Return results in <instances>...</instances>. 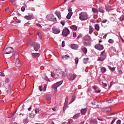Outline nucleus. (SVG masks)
<instances>
[{"mask_svg":"<svg viewBox=\"0 0 124 124\" xmlns=\"http://www.w3.org/2000/svg\"><path fill=\"white\" fill-rule=\"evenodd\" d=\"M36 25L37 26V27H39V28H42V26H41V25H40V24H39V23H36Z\"/></svg>","mask_w":124,"mask_h":124,"instance_id":"4d7b16f0","label":"nucleus"},{"mask_svg":"<svg viewBox=\"0 0 124 124\" xmlns=\"http://www.w3.org/2000/svg\"><path fill=\"white\" fill-rule=\"evenodd\" d=\"M39 112H40V109H39V108H36L35 109V114H38V113H39Z\"/></svg>","mask_w":124,"mask_h":124,"instance_id":"e433bc0d","label":"nucleus"},{"mask_svg":"<svg viewBox=\"0 0 124 124\" xmlns=\"http://www.w3.org/2000/svg\"><path fill=\"white\" fill-rule=\"evenodd\" d=\"M94 48H95V49H97V50H99V51H101L103 50V49H104L103 45L100 44H97L95 45Z\"/></svg>","mask_w":124,"mask_h":124,"instance_id":"1a4fd4ad","label":"nucleus"},{"mask_svg":"<svg viewBox=\"0 0 124 124\" xmlns=\"http://www.w3.org/2000/svg\"><path fill=\"white\" fill-rule=\"evenodd\" d=\"M21 11H22V12H24V11H25V7L24 6L22 7L21 8Z\"/></svg>","mask_w":124,"mask_h":124,"instance_id":"13d9d810","label":"nucleus"},{"mask_svg":"<svg viewBox=\"0 0 124 124\" xmlns=\"http://www.w3.org/2000/svg\"><path fill=\"white\" fill-rule=\"evenodd\" d=\"M10 92H11V86H9V89L8 90H7V93H10Z\"/></svg>","mask_w":124,"mask_h":124,"instance_id":"49530a36","label":"nucleus"},{"mask_svg":"<svg viewBox=\"0 0 124 124\" xmlns=\"http://www.w3.org/2000/svg\"><path fill=\"white\" fill-rule=\"evenodd\" d=\"M101 72L102 73H105L106 72V68L105 67H102L101 68Z\"/></svg>","mask_w":124,"mask_h":124,"instance_id":"c85d7f7f","label":"nucleus"},{"mask_svg":"<svg viewBox=\"0 0 124 124\" xmlns=\"http://www.w3.org/2000/svg\"><path fill=\"white\" fill-rule=\"evenodd\" d=\"M5 83H9V82H10V80H9V78H5Z\"/></svg>","mask_w":124,"mask_h":124,"instance_id":"a19ab883","label":"nucleus"},{"mask_svg":"<svg viewBox=\"0 0 124 124\" xmlns=\"http://www.w3.org/2000/svg\"><path fill=\"white\" fill-rule=\"evenodd\" d=\"M37 35H38V36L40 39H42V35H41V33L38 32L37 33Z\"/></svg>","mask_w":124,"mask_h":124,"instance_id":"37998d69","label":"nucleus"},{"mask_svg":"<svg viewBox=\"0 0 124 124\" xmlns=\"http://www.w3.org/2000/svg\"><path fill=\"white\" fill-rule=\"evenodd\" d=\"M51 77H53V78H55V79H56L57 78V77H56V74H54L53 72H51Z\"/></svg>","mask_w":124,"mask_h":124,"instance_id":"c03bdc74","label":"nucleus"},{"mask_svg":"<svg viewBox=\"0 0 124 124\" xmlns=\"http://www.w3.org/2000/svg\"><path fill=\"white\" fill-rule=\"evenodd\" d=\"M41 115H42V116H44V115H46V112H42Z\"/></svg>","mask_w":124,"mask_h":124,"instance_id":"338daca9","label":"nucleus"},{"mask_svg":"<svg viewBox=\"0 0 124 124\" xmlns=\"http://www.w3.org/2000/svg\"><path fill=\"white\" fill-rule=\"evenodd\" d=\"M71 48L73 50H77L78 49V45L77 44H72L71 45Z\"/></svg>","mask_w":124,"mask_h":124,"instance_id":"f3484780","label":"nucleus"},{"mask_svg":"<svg viewBox=\"0 0 124 124\" xmlns=\"http://www.w3.org/2000/svg\"><path fill=\"white\" fill-rule=\"evenodd\" d=\"M79 18L81 21H85L88 19V14L85 12H81L79 14Z\"/></svg>","mask_w":124,"mask_h":124,"instance_id":"f257e3e1","label":"nucleus"},{"mask_svg":"<svg viewBox=\"0 0 124 124\" xmlns=\"http://www.w3.org/2000/svg\"><path fill=\"white\" fill-rule=\"evenodd\" d=\"M107 19H104L102 21V23H105L107 22Z\"/></svg>","mask_w":124,"mask_h":124,"instance_id":"69168bd1","label":"nucleus"},{"mask_svg":"<svg viewBox=\"0 0 124 124\" xmlns=\"http://www.w3.org/2000/svg\"><path fill=\"white\" fill-rule=\"evenodd\" d=\"M23 123H24L25 124H28V123H29V119H28V118L23 120Z\"/></svg>","mask_w":124,"mask_h":124,"instance_id":"ea45409f","label":"nucleus"},{"mask_svg":"<svg viewBox=\"0 0 124 124\" xmlns=\"http://www.w3.org/2000/svg\"><path fill=\"white\" fill-rule=\"evenodd\" d=\"M30 118H31V119H34L35 117V114H33V113H31L29 114Z\"/></svg>","mask_w":124,"mask_h":124,"instance_id":"bb28decb","label":"nucleus"},{"mask_svg":"<svg viewBox=\"0 0 124 124\" xmlns=\"http://www.w3.org/2000/svg\"><path fill=\"white\" fill-rule=\"evenodd\" d=\"M14 52V49L12 47H7L5 49V54H12Z\"/></svg>","mask_w":124,"mask_h":124,"instance_id":"423d86ee","label":"nucleus"},{"mask_svg":"<svg viewBox=\"0 0 124 124\" xmlns=\"http://www.w3.org/2000/svg\"><path fill=\"white\" fill-rule=\"evenodd\" d=\"M68 14L66 16V18L67 19H70V18H71V16H72V15H73V12H72V8H71V7H69L68 8Z\"/></svg>","mask_w":124,"mask_h":124,"instance_id":"39448f33","label":"nucleus"},{"mask_svg":"<svg viewBox=\"0 0 124 124\" xmlns=\"http://www.w3.org/2000/svg\"><path fill=\"white\" fill-rule=\"evenodd\" d=\"M106 57H107L106 52L104 50L101 53L100 57L98 59V61H99L100 62H103V61L106 59Z\"/></svg>","mask_w":124,"mask_h":124,"instance_id":"7ed1b4c3","label":"nucleus"},{"mask_svg":"<svg viewBox=\"0 0 124 124\" xmlns=\"http://www.w3.org/2000/svg\"><path fill=\"white\" fill-rule=\"evenodd\" d=\"M10 2H11V3H14V2H15V1H16V0H10Z\"/></svg>","mask_w":124,"mask_h":124,"instance_id":"052dcab7","label":"nucleus"},{"mask_svg":"<svg viewBox=\"0 0 124 124\" xmlns=\"http://www.w3.org/2000/svg\"><path fill=\"white\" fill-rule=\"evenodd\" d=\"M89 58H84L83 59V63L86 64L89 62Z\"/></svg>","mask_w":124,"mask_h":124,"instance_id":"a878e982","label":"nucleus"},{"mask_svg":"<svg viewBox=\"0 0 124 124\" xmlns=\"http://www.w3.org/2000/svg\"><path fill=\"white\" fill-rule=\"evenodd\" d=\"M76 75L72 74H69L68 79L69 80V81H73L76 78Z\"/></svg>","mask_w":124,"mask_h":124,"instance_id":"9d476101","label":"nucleus"},{"mask_svg":"<svg viewBox=\"0 0 124 124\" xmlns=\"http://www.w3.org/2000/svg\"><path fill=\"white\" fill-rule=\"evenodd\" d=\"M98 12V10L95 8H93V13H97Z\"/></svg>","mask_w":124,"mask_h":124,"instance_id":"8fccbe9b","label":"nucleus"},{"mask_svg":"<svg viewBox=\"0 0 124 124\" xmlns=\"http://www.w3.org/2000/svg\"><path fill=\"white\" fill-rule=\"evenodd\" d=\"M75 61L76 62V64H78V62H79V59L78 58V57H76Z\"/></svg>","mask_w":124,"mask_h":124,"instance_id":"4c0bfd02","label":"nucleus"},{"mask_svg":"<svg viewBox=\"0 0 124 124\" xmlns=\"http://www.w3.org/2000/svg\"><path fill=\"white\" fill-rule=\"evenodd\" d=\"M82 51L83 52L84 54H87L88 52V50L87 49V48L86 47H83L82 48Z\"/></svg>","mask_w":124,"mask_h":124,"instance_id":"c756f323","label":"nucleus"},{"mask_svg":"<svg viewBox=\"0 0 124 124\" xmlns=\"http://www.w3.org/2000/svg\"><path fill=\"white\" fill-rule=\"evenodd\" d=\"M111 110V108H104L102 109V112H103L104 113H106L107 112H108V111H110Z\"/></svg>","mask_w":124,"mask_h":124,"instance_id":"dca6fc26","label":"nucleus"},{"mask_svg":"<svg viewBox=\"0 0 124 124\" xmlns=\"http://www.w3.org/2000/svg\"><path fill=\"white\" fill-rule=\"evenodd\" d=\"M39 56H40V54L38 53H32V57L34 59H36L37 58H38Z\"/></svg>","mask_w":124,"mask_h":124,"instance_id":"a211bd4d","label":"nucleus"},{"mask_svg":"<svg viewBox=\"0 0 124 124\" xmlns=\"http://www.w3.org/2000/svg\"><path fill=\"white\" fill-rule=\"evenodd\" d=\"M52 32L55 34H59V33L61 32V30H60V29L56 27H53L52 28Z\"/></svg>","mask_w":124,"mask_h":124,"instance_id":"6e6552de","label":"nucleus"},{"mask_svg":"<svg viewBox=\"0 0 124 124\" xmlns=\"http://www.w3.org/2000/svg\"><path fill=\"white\" fill-rule=\"evenodd\" d=\"M70 33V31L67 28H65L63 30L62 34L63 36H67V35Z\"/></svg>","mask_w":124,"mask_h":124,"instance_id":"0eeeda50","label":"nucleus"},{"mask_svg":"<svg viewBox=\"0 0 124 124\" xmlns=\"http://www.w3.org/2000/svg\"><path fill=\"white\" fill-rule=\"evenodd\" d=\"M16 67H20L21 66V62L18 58H17L16 60Z\"/></svg>","mask_w":124,"mask_h":124,"instance_id":"4468645a","label":"nucleus"},{"mask_svg":"<svg viewBox=\"0 0 124 124\" xmlns=\"http://www.w3.org/2000/svg\"><path fill=\"white\" fill-rule=\"evenodd\" d=\"M106 7V10L109 11L110 10V6L108 5H107L105 6Z\"/></svg>","mask_w":124,"mask_h":124,"instance_id":"c9c22d12","label":"nucleus"},{"mask_svg":"<svg viewBox=\"0 0 124 124\" xmlns=\"http://www.w3.org/2000/svg\"><path fill=\"white\" fill-rule=\"evenodd\" d=\"M43 78L44 79V80H46V81H50V79H49V78H48V77H47V76H44L43 77Z\"/></svg>","mask_w":124,"mask_h":124,"instance_id":"72a5a7b5","label":"nucleus"},{"mask_svg":"<svg viewBox=\"0 0 124 124\" xmlns=\"http://www.w3.org/2000/svg\"><path fill=\"white\" fill-rule=\"evenodd\" d=\"M121 120H118L117 121V124H121Z\"/></svg>","mask_w":124,"mask_h":124,"instance_id":"680f3d73","label":"nucleus"},{"mask_svg":"<svg viewBox=\"0 0 124 124\" xmlns=\"http://www.w3.org/2000/svg\"><path fill=\"white\" fill-rule=\"evenodd\" d=\"M46 100H47L48 101H49L51 100V95H48L46 96Z\"/></svg>","mask_w":124,"mask_h":124,"instance_id":"a18cd8bd","label":"nucleus"},{"mask_svg":"<svg viewBox=\"0 0 124 124\" xmlns=\"http://www.w3.org/2000/svg\"><path fill=\"white\" fill-rule=\"evenodd\" d=\"M93 90H94V92L96 93H100V92H101V90L99 89V88H98V87H97L96 86H93Z\"/></svg>","mask_w":124,"mask_h":124,"instance_id":"ddd939ff","label":"nucleus"},{"mask_svg":"<svg viewBox=\"0 0 124 124\" xmlns=\"http://www.w3.org/2000/svg\"><path fill=\"white\" fill-rule=\"evenodd\" d=\"M108 33H109V32H108L107 33H106L105 34V35L103 37V38L104 39H105V38H106V37H107V34H108Z\"/></svg>","mask_w":124,"mask_h":124,"instance_id":"864d4df0","label":"nucleus"},{"mask_svg":"<svg viewBox=\"0 0 124 124\" xmlns=\"http://www.w3.org/2000/svg\"><path fill=\"white\" fill-rule=\"evenodd\" d=\"M24 18L26 19V20H31V19H34V16L33 14H31L29 16H25Z\"/></svg>","mask_w":124,"mask_h":124,"instance_id":"f8f14e48","label":"nucleus"},{"mask_svg":"<svg viewBox=\"0 0 124 124\" xmlns=\"http://www.w3.org/2000/svg\"><path fill=\"white\" fill-rule=\"evenodd\" d=\"M93 124H97V120L96 119L93 120Z\"/></svg>","mask_w":124,"mask_h":124,"instance_id":"5fc2aeb1","label":"nucleus"},{"mask_svg":"<svg viewBox=\"0 0 124 124\" xmlns=\"http://www.w3.org/2000/svg\"><path fill=\"white\" fill-rule=\"evenodd\" d=\"M70 29L73 31H77V29H78V27L76 25H72L70 26Z\"/></svg>","mask_w":124,"mask_h":124,"instance_id":"4be33fe9","label":"nucleus"},{"mask_svg":"<svg viewBox=\"0 0 124 124\" xmlns=\"http://www.w3.org/2000/svg\"><path fill=\"white\" fill-rule=\"evenodd\" d=\"M46 19L48 21H51V22H54V21H57V18L55 17L52 15H48L46 16Z\"/></svg>","mask_w":124,"mask_h":124,"instance_id":"20e7f679","label":"nucleus"},{"mask_svg":"<svg viewBox=\"0 0 124 124\" xmlns=\"http://www.w3.org/2000/svg\"><path fill=\"white\" fill-rule=\"evenodd\" d=\"M75 99H76V97H75V95H73L72 96V100H71L70 103H72V102H73V101H74V100H75Z\"/></svg>","mask_w":124,"mask_h":124,"instance_id":"473e14b6","label":"nucleus"},{"mask_svg":"<svg viewBox=\"0 0 124 124\" xmlns=\"http://www.w3.org/2000/svg\"><path fill=\"white\" fill-rule=\"evenodd\" d=\"M94 28H95V30H96L97 31H99V25L96 24L94 25Z\"/></svg>","mask_w":124,"mask_h":124,"instance_id":"cd10ccee","label":"nucleus"},{"mask_svg":"<svg viewBox=\"0 0 124 124\" xmlns=\"http://www.w3.org/2000/svg\"><path fill=\"white\" fill-rule=\"evenodd\" d=\"M62 77H63V78H64L65 76H66V74H65V73L63 71L62 72Z\"/></svg>","mask_w":124,"mask_h":124,"instance_id":"79ce46f5","label":"nucleus"},{"mask_svg":"<svg viewBox=\"0 0 124 124\" xmlns=\"http://www.w3.org/2000/svg\"><path fill=\"white\" fill-rule=\"evenodd\" d=\"M99 12H100L101 13H104V11H103V10L101 9H99Z\"/></svg>","mask_w":124,"mask_h":124,"instance_id":"6e6d98bb","label":"nucleus"},{"mask_svg":"<svg viewBox=\"0 0 124 124\" xmlns=\"http://www.w3.org/2000/svg\"><path fill=\"white\" fill-rule=\"evenodd\" d=\"M108 103H112L113 102V99H110L107 101Z\"/></svg>","mask_w":124,"mask_h":124,"instance_id":"3c124183","label":"nucleus"},{"mask_svg":"<svg viewBox=\"0 0 124 124\" xmlns=\"http://www.w3.org/2000/svg\"><path fill=\"white\" fill-rule=\"evenodd\" d=\"M82 39L84 41H89V40H91V36H90L89 35H86L83 37Z\"/></svg>","mask_w":124,"mask_h":124,"instance_id":"2eb2a0df","label":"nucleus"},{"mask_svg":"<svg viewBox=\"0 0 124 124\" xmlns=\"http://www.w3.org/2000/svg\"><path fill=\"white\" fill-rule=\"evenodd\" d=\"M99 104H100V103H99V102L96 101L94 102V108H100V106Z\"/></svg>","mask_w":124,"mask_h":124,"instance_id":"aec40b11","label":"nucleus"},{"mask_svg":"<svg viewBox=\"0 0 124 124\" xmlns=\"http://www.w3.org/2000/svg\"><path fill=\"white\" fill-rule=\"evenodd\" d=\"M67 108H68V105L64 104V106L63 107V112H65V110H66V109H67Z\"/></svg>","mask_w":124,"mask_h":124,"instance_id":"b1692460","label":"nucleus"},{"mask_svg":"<svg viewBox=\"0 0 124 124\" xmlns=\"http://www.w3.org/2000/svg\"><path fill=\"white\" fill-rule=\"evenodd\" d=\"M64 104H68V96L65 97Z\"/></svg>","mask_w":124,"mask_h":124,"instance_id":"f704fd0d","label":"nucleus"},{"mask_svg":"<svg viewBox=\"0 0 124 124\" xmlns=\"http://www.w3.org/2000/svg\"><path fill=\"white\" fill-rule=\"evenodd\" d=\"M55 14H56V15L58 16L59 20H61V19H62V16H61V12H60L56 11L55 12Z\"/></svg>","mask_w":124,"mask_h":124,"instance_id":"412c9836","label":"nucleus"},{"mask_svg":"<svg viewBox=\"0 0 124 124\" xmlns=\"http://www.w3.org/2000/svg\"><path fill=\"white\" fill-rule=\"evenodd\" d=\"M61 24H62L63 26H64L65 22L64 21H62L61 22Z\"/></svg>","mask_w":124,"mask_h":124,"instance_id":"774afa93","label":"nucleus"},{"mask_svg":"<svg viewBox=\"0 0 124 124\" xmlns=\"http://www.w3.org/2000/svg\"><path fill=\"white\" fill-rule=\"evenodd\" d=\"M63 82V81L61 80L60 81L57 82L56 83H55L53 85L52 89L53 90H54L55 92H57V91H58V88H59V87H60L61 86V85H62V84Z\"/></svg>","mask_w":124,"mask_h":124,"instance_id":"f03ea898","label":"nucleus"},{"mask_svg":"<svg viewBox=\"0 0 124 124\" xmlns=\"http://www.w3.org/2000/svg\"><path fill=\"white\" fill-rule=\"evenodd\" d=\"M33 48H34V51H36V52H37V51H38V50H39V49L40 48V45H39V44H37L35 43L34 44Z\"/></svg>","mask_w":124,"mask_h":124,"instance_id":"9b49d317","label":"nucleus"},{"mask_svg":"<svg viewBox=\"0 0 124 124\" xmlns=\"http://www.w3.org/2000/svg\"><path fill=\"white\" fill-rule=\"evenodd\" d=\"M39 90L40 91V92H42V86H40L39 87Z\"/></svg>","mask_w":124,"mask_h":124,"instance_id":"bf43d9fd","label":"nucleus"},{"mask_svg":"<svg viewBox=\"0 0 124 124\" xmlns=\"http://www.w3.org/2000/svg\"><path fill=\"white\" fill-rule=\"evenodd\" d=\"M93 32V26L90 25L89 26V33L92 34Z\"/></svg>","mask_w":124,"mask_h":124,"instance_id":"5701e85b","label":"nucleus"},{"mask_svg":"<svg viewBox=\"0 0 124 124\" xmlns=\"http://www.w3.org/2000/svg\"><path fill=\"white\" fill-rule=\"evenodd\" d=\"M79 116H80V113H78L77 114L75 115L73 117V119L74 120H76V119H77L78 118V117H79Z\"/></svg>","mask_w":124,"mask_h":124,"instance_id":"393cba45","label":"nucleus"},{"mask_svg":"<svg viewBox=\"0 0 124 124\" xmlns=\"http://www.w3.org/2000/svg\"><path fill=\"white\" fill-rule=\"evenodd\" d=\"M108 67L111 71H115V67H111V66H108Z\"/></svg>","mask_w":124,"mask_h":124,"instance_id":"2f4dec72","label":"nucleus"},{"mask_svg":"<svg viewBox=\"0 0 124 124\" xmlns=\"http://www.w3.org/2000/svg\"><path fill=\"white\" fill-rule=\"evenodd\" d=\"M0 76H2V77L5 76V75H4V73H3V72H0Z\"/></svg>","mask_w":124,"mask_h":124,"instance_id":"09e8293b","label":"nucleus"},{"mask_svg":"<svg viewBox=\"0 0 124 124\" xmlns=\"http://www.w3.org/2000/svg\"><path fill=\"white\" fill-rule=\"evenodd\" d=\"M108 42L109 43H110V44H113V43H114V40L112 39H109Z\"/></svg>","mask_w":124,"mask_h":124,"instance_id":"58836bf2","label":"nucleus"},{"mask_svg":"<svg viewBox=\"0 0 124 124\" xmlns=\"http://www.w3.org/2000/svg\"><path fill=\"white\" fill-rule=\"evenodd\" d=\"M82 34H79L78 37L77 38L78 39H79V38H81V37H82Z\"/></svg>","mask_w":124,"mask_h":124,"instance_id":"e2e57ef3","label":"nucleus"},{"mask_svg":"<svg viewBox=\"0 0 124 124\" xmlns=\"http://www.w3.org/2000/svg\"><path fill=\"white\" fill-rule=\"evenodd\" d=\"M73 35L74 37H76L77 36V34H76V32H73Z\"/></svg>","mask_w":124,"mask_h":124,"instance_id":"0e129e2a","label":"nucleus"},{"mask_svg":"<svg viewBox=\"0 0 124 124\" xmlns=\"http://www.w3.org/2000/svg\"><path fill=\"white\" fill-rule=\"evenodd\" d=\"M119 20H120V21H124V16H121L120 17Z\"/></svg>","mask_w":124,"mask_h":124,"instance_id":"de8ad7c7","label":"nucleus"},{"mask_svg":"<svg viewBox=\"0 0 124 124\" xmlns=\"http://www.w3.org/2000/svg\"><path fill=\"white\" fill-rule=\"evenodd\" d=\"M64 46H65V45L64 44V41H63L62 44V47H64Z\"/></svg>","mask_w":124,"mask_h":124,"instance_id":"603ef678","label":"nucleus"},{"mask_svg":"<svg viewBox=\"0 0 124 124\" xmlns=\"http://www.w3.org/2000/svg\"><path fill=\"white\" fill-rule=\"evenodd\" d=\"M87 108H82L80 110V113L82 115H85L86 113H87Z\"/></svg>","mask_w":124,"mask_h":124,"instance_id":"6ab92c4d","label":"nucleus"},{"mask_svg":"<svg viewBox=\"0 0 124 124\" xmlns=\"http://www.w3.org/2000/svg\"><path fill=\"white\" fill-rule=\"evenodd\" d=\"M62 59H66V60H67V59H68V58H70V56H69V55H66L65 56H62Z\"/></svg>","mask_w":124,"mask_h":124,"instance_id":"7c9ffc66","label":"nucleus"}]
</instances>
